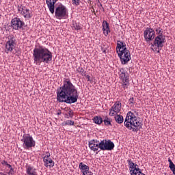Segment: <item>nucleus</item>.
<instances>
[{"mask_svg": "<svg viewBox=\"0 0 175 175\" xmlns=\"http://www.w3.org/2000/svg\"><path fill=\"white\" fill-rule=\"evenodd\" d=\"M57 100L59 103H68L72 105L79 100V91L76 85L72 83L69 78H64L63 84L56 90Z\"/></svg>", "mask_w": 175, "mask_h": 175, "instance_id": "nucleus-1", "label": "nucleus"}, {"mask_svg": "<svg viewBox=\"0 0 175 175\" xmlns=\"http://www.w3.org/2000/svg\"><path fill=\"white\" fill-rule=\"evenodd\" d=\"M34 65L40 66L42 64H49L53 61V53L45 46H38L33 50Z\"/></svg>", "mask_w": 175, "mask_h": 175, "instance_id": "nucleus-2", "label": "nucleus"}, {"mask_svg": "<svg viewBox=\"0 0 175 175\" xmlns=\"http://www.w3.org/2000/svg\"><path fill=\"white\" fill-rule=\"evenodd\" d=\"M137 116V112L133 110L126 113L124 119V126L133 132H137L143 126V124L141 121L137 120V116Z\"/></svg>", "mask_w": 175, "mask_h": 175, "instance_id": "nucleus-3", "label": "nucleus"}, {"mask_svg": "<svg viewBox=\"0 0 175 175\" xmlns=\"http://www.w3.org/2000/svg\"><path fill=\"white\" fill-rule=\"evenodd\" d=\"M58 0H46V5L51 12V14H54L55 17L57 18V20H62L64 18H66V16H68V9L64 5V4L58 5L55 8V3H57Z\"/></svg>", "mask_w": 175, "mask_h": 175, "instance_id": "nucleus-4", "label": "nucleus"}, {"mask_svg": "<svg viewBox=\"0 0 175 175\" xmlns=\"http://www.w3.org/2000/svg\"><path fill=\"white\" fill-rule=\"evenodd\" d=\"M116 53L122 65H126L131 61V52L126 49V44L122 41L117 42Z\"/></svg>", "mask_w": 175, "mask_h": 175, "instance_id": "nucleus-5", "label": "nucleus"}, {"mask_svg": "<svg viewBox=\"0 0 175 175\" xmlns=\"http://www.w3.org/2000/svg\"><path fill=\"white\" fill-rule=\"evenodd\" d=\"M118 70V75L120 81H122L123 90H128L129 87V73L124 68H119Z\"/></svg>", "mask_w": 175, "mask_h": 175, "instance_id": "nucleus-6", "label": "nucleus"}, {"mask_svg": "<svg viewBox=\"0 0 175 175\" xmlns=\"http://www.w3.org/2000/svg\"><path fill=\"white\" fill-rule=\"evenodd\" d=\"M165 43H166V37L164 35H159L155 37L153 44H151V49L153 51L159 53Z\"/></svg>", "mask_w": 175, "mask_h": 175, "instance_id": "nucleus-7", "label": "nucleus"}, {"mask_svg": "<svg viewBox=\"0 0 175 175\" xmlns=\"http://www.w3.org/2000/svg\"><path fill=\"white\" fill-rule=\"evenodd\" d=\"M21 142L25 150H30L36 146V142L29 134H24L22 137Z\"/></svg>", "mask_w": 175, "mask_h": 175, "instance_id": "nucleus-8", "label": "nucleus"}, {"mask_svg": "<svg viewBox=\"0 0 175 175\" xmlns=\"http://www.w3.org/2000/svg\"><path fill=\"white\" fill-rule=\"evenodd\" d=\"M100 151H111L114 150V143L110 139H102L99 142Z\"/></svg>", "mask_w": 175, "mask_h": 175, "instance_id": "nucleus-9", "label": "nucleus"}, {"mask_svg": "<svg viewBox=\"0 0 175 175\" xmlns=\"http://www.w3.org/2000/svg\"><path fill=\"white\" fill-rule=\"evenodd\" d=\"M24 25H25V23L21 21L20 18L15 17L11 21V27L12 29H14L15 31H20V29H23Z\"/></svg>", "mask_w": 175, "mask_h": 175, "instance_id": "nucleus-10", "label": "nucleus"}, {"mask_svg": "<svg viewBox=\"0 0 175 175\" xmlns=\"http://www.w3.org/2000/svg\"><path fill=\"white\" fill-rule=\"evenodd\" d=\"M18 12L27 20H29V18H32V11L23 5H18Z\"/></svg>", "mask_w": 175, "mask_h": 175, "instance_id": "nucleus-11", "label": "nucleus"}, {"mask_svg": "<svg viewBox=\"0 0 175 175\" xmlns=\"http://www.w3.org/2000/svg\"><path fill=\"white\" fill-rule=\"evenodd\" d=\"M144 38L146 42H151L155 39V31L151 27H146L144 31Z\"/></svg>", "mask_w": 175, "mask_h": 175, "instance_id": "nucleus-12", "label": "nucleus"}, {"mask_svg": "<svg viewBox=\"0 0 175 175\" xmlns=\"http://www.w3.org/2000/svg\"><path fill=\"white\" fill-rule=\"evenodd\" d=\"M14 46H16V38L13 36H10L5 43V53H6V54L12 53L13 50H14Z\"/></svg>", "mask_w": 175, "mask_h": 175, "instance_id": "nucleus-13", "label": "nucleus"}, {"mask_svg": "<svg viewBox=\"0 0 175 175\" xmlns=\"http://www.w3.org/2000/svg\"><path fill=\"white\" fill-rule=\"evenodd\" d=\"M121 107H122L121 102L116 101L109 109V116L114 117V116H117L121 111Z\"/></svg>", "mask_w": 175, "mask_h": 175, "instance_id": "nucleus-14", "label": "nucleus"}, {"mask_svg": "<svg viewBox=\"0 0 175 175\" xmlns=\"http://www.w3.org/2000/svg\"><path fill=\"white\" fill-rule=\"evenodd\" d=\"M46 154H47L46 155L42 157L44 166H45V167H49V169H51L54 167V165L55 164V163L50 157H51L50 153L46 152Z\"/></svg>", "mask_w": 175, "mask_h": 175, "instance_id": "nucleus-15", "label": "nucleus"}, {"mask_svg": "<svg viewBox=\"0 0 175 175\" xmlns=\"http://www.w3.org/2000/svg\"><path fill=\"white\" fill-rule=\"evenodd\" d=\"M89 147L92 151H94V152H96V154L100 152L99 148V141L98 139H92L90 141Z\"/></svg>", "mask_w": 175, "mask_h": 175, "instance_id": "nucleus-16", "label": "nucleus"}, {"mask_svg": "<svg viewBox=\"0 0 175 175\" xmlns=\"http://www.w3.org/2000/svg\"><path fill=\"white\" fill-rule=\"evenodd\" d=\"M103 32L105 36H107L110 32V25H109V23L106 21L103 22Z\"/></svg>", "mask_w": 175, "mask_h": 175, "instance_id": "nucleus-17", "label": "nucleus"}, {"mask_svg": "<svg viewBox=\"0 0 175 175\" xmlns=\"http://www.w3.org/2000/svg\"><path fill=\"white\" fill-rule=\"evenodd\" d=\"M116 122H117V124H122V122H124V116H122V115H120V114H117L116 116H113Z\"/></svg>", "mask_w": 175, "mask_h": 175, "instance_id": "nucleus-18", "label": "nucleus"}, {"mask_svg": "<svg viewBox=\"0 0 175 175\" xmlns=\"http://www.w3.org/2000/svg\"><path fill=\"white\" fill-rule=\"evenodd\" d=\"M93 122L97 125H100L103 122V118L100 116H94L93 118Z\"/></svg>", "mask_w": 175, "mask_h": 175, "instance_id": "nucleus-19", "label": "nucleus"}, {"mask_svg": "<svg viewBox=\"0 0 175 175\" xmlns=\"http://www.w3.org/2000/svg\"><path fill=\"white\" fill-rule=\"evenodd\" d=\"M168 162H169V167L171 170V172H172V174L174 175H175V165L174 163H173V161H172V159L170 158H168Z\"/></svg>", "mask_w": 175, "mask_h": 175, "instance_id": "nucleus-20", "label": "nucleus"}, {"mask_svg": "<svg viewBox=\"0 0 175 175\" xmlns=\"http://www.w3.org/2000/svg\"><path fill=\"white\" fill-rule=\"evenodd\" d=\"M103 122H104V124L106 126H111V119L109 118V116H105Z\"/></svg>", "mask_w": 175, "mask_h": 175, "instance_id": "nucleus-21", "label": "nucleus"}, {"mask_svg": "<svg viewBox=\"0 0 175 175\" xmlns=\"http://www.w3.org/2000/svg\"><path fill=\"white\" fill-rule=\"evenodd\" d=\"M72 28H74V29H75V31H80V29H81V26H80L79 23H73Z\"/></svg>", "mask_w": 175, "mask_h": 175, "instance_id": "nucleus-22", "label": "nucleus"}, {"mask_svg": "<svg viewBox=\"0 0 175 175\" xmlns=\"http://www.w3.org/2000/svg\"><path fill=\"white\" fill-rule=\"evenodd\" d=\"M155 31L157 35H163V31L162 30V28L161 27H156L155 28Z\"/></svg>", "mask_w": 175, "mask_h": 175, "instance_id": "nucleus-23", "label": "nucleus"}, {"mask_svg": "<svg viewBox=\"0 0 175 175\" xmlns=\"http://www.w3.org/2000/svg\"><path fill=\"white\" fill-rule=\"evenodd\" d=\"M32 169H33L32 167L28 166L26 170L27 174L28 175L33 174V171H32Z\"/></svg>", "mask_w": 175, "mask_h": 175, "instance_id": "nucleus-24", "label": "nucleus"}, {"mask_svg": "<svg viewBox=\"0 0 175 175\" xmlns=\"http://www.w3.org/2000/svg\"><path fill=\"white\" fill-rule=\"evenodd\" d=\"M64 125H69L70 126L75 125V121L73 120H66L65 122H64Z\"/></svg>", "mask_w": 175, "mask_h": 175, "instance_id": "nucleus-25", "label": "nucleus"}, {"mask_svg": "<svg viewBox=\"0 0 175 175\" xmlns=\"http://www.w3.org/2000/svg\"><path fill=\"white\" fill-rule=\"evenodd\" d=\"M78 72L82 76H85V70L83 69V68H79Z\"/></svg>", "mask_w": 175, "mask_h": 175, "instance_id": "nucleus-26", "label": "nucleus"}, {"mask_svg": "<svg viewBox=\"0 0 175 175\" xmlns=\"http://www.w3.org/2000/svg\"><path fill=\"white\" fill-rule=\"evenodd\" d=\"M72 2L75 6H79L80 5V0H72Z\"/></svg>", "mask_w": 175, "mask_h": 175, "instance_id": "nucleus-27", "label": "nucleus"}, {"mask_svg": "<svg viewBox=\"0 0 175 175\" xmlns=\"http://www.w3.org/2000/svg\"><path fill=\"white\" fill-rule=\"evenodd\" d=\"M71 114H72V109H70L68 111V114L66 115V118H70V117H72Z\"/></svg>", "mask_w": 175, "mask_h": 175, "instance_id": "nucleus-28", "label": "nucleus"}, {"mask_svg": "<svg viewBox=\"0 0 175 175\" xmlns=\"http://www.w3.org/2000/svg\"><path fill=\"white\" fill-rule=\"evenodd\" d=\"M10 171L8 172L9 175H13L14 174V168H10Z\"/></svg>", "mask_w": 175, "mask_h": 175, "instance_id": "nucleus-29", "label": "nucleus"}, {"mask_svg": "<svg viewBox=\"0 0 175 175\" xmlns=\"http://www.w3.org/2000/svg\"><path fill=\"white\" fill-rule=\"evenodd\" d=\"M84 76L88 79V81H91V79H90L91 77L90 75L85 74V75H84Z\"/></svg>", "mask_w": 175, "mask_h": 175, "instance_id": "nucleus-30", "label": "nucleus"}, {"mask_svg": "<svg viewBox=\"0 0 175 175\" xmlns=\"http://www.w3.org/2000/svg\"><path fill=\"white\" fill-rule=\"evenodd\" d=\"M1 164L3 165V166H6L7 165H8V161H3L2 162H1Z\"/></svg>", "mask_w": 175, "mask_h": 175, "instance_id": "nucleus-31", "label": "nucleus"}, {"mask_svg": "<svg viewBox=\"0 0 175 175\" xmlns=\"http://www.w3.org/2000/svg\"><path fill=\"white\" fill-rule=\"evenodd\" d=\"M134 101H135V98H133H133H131L129 99V103H133Z\"/></svg>", "mask_w": 175, "mask_h": 175, "instance_id": "nucleus-32", "label": "nucleus"}, {"mask_svg": "<svg viewBox=\"0 0 175 175\" xmlns=\"http://www.w3.org/2000/svg\"><path fill=\"white\" fill-rule=\"evenodd\" d=\"M6 166L8 167L9 169L13 168V167H12V165H11L10 164H9V163H7V165H6Z\"/></svg>", "mask_w": 175, "mask_h": 175, "instance_id": "nucleus-33", "label": "nucleus"}, {"mask_svg": "<svg viewBox=\"0 0 175 175\" xmlns=\"http://www.w3.org/2000/svg\"><path fill=\"white\" fill-rule=\"evenodd\" d=\"M106 51H103V53H105Z\"/></svg>", "mask_w": 175, "mask_h": 175, "instance_id": "nucleus-34", "label": "nucleus"}]
</instances>
